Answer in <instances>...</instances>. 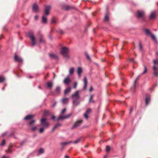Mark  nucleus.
<instances>
[{
    "instance_id": "obj_61",
    "label": "nucleus",
    "mask_w": 158,
    "mask_h": 158,
    "mask_svg": "<svg viewBox=\"0 0 158 158\" xmlns=\"http://www.w3.org/2000/svg\"><path fill=\"white\" fill-rule=\"evenodd\" d=\"M6 85H5V86L2 89V90H4L5 89V87L6 86Z\"/></svg>"
},
{
    "instance_id": "obj_18",
    "label": "nucleus",
    "mask_w": 158,
    "mask_h": 158,
    "mask_svg": "<svg viewBox=\"0 0 158 158\" xmlns=\"http://www.w3.org/2000/svg\"><path fill=\"white\" fill-rule=\"evenodd\" d=\"M156 18V15L155 12H152L150 14L149 18L151 19H154Z\"/></svg>"
},
{
    "instance_id": "obj_40",
    "label": "nucleus",
    "mask_w": 158,
    "mask_h": 158,
    "mask_svg": "<svg viewBox=\"0 0 158 158\" xmlns=\"http://www.w3.org/2000/svg\"><path fill=\"white\" fill-rule=\"evenodd\" d=\"M51 23H52L54 24V23H56V21L53 18L51 19Z\"/></svg>"
},
{
    "instance_id": "obj_42",
    "label": "nucleus",
    "mask_w": 158,
    "mask_h": 158,
    "mask_svg": "<svg viewBox=\"0 0 158 158\" xmlns=\"http://www.w3.org/2000/svg\"><path fill=\"white\" fill-rule=\"evenodd\" d=\"M110 149V147L109 146H107L106 147V150L107 152H109Z\"/></svg>"
},
{
    "instance_id": "obj_38",
    "label": "nucleus",
    "mask_w": 158,
    "mask_h": 158,
    "mask_svg": "<svg viewBox=\"0 0 158 158\" xmlns=\"http://www.w3.org/2000/svg\"><path fill=\"white\" fill-rule=\"evenodd\" d=\"M143 66H144V71L142 73V74H143L145 73L147 71V67L145 65H144Z\"/></svg>"
},
{
    "instance_id": "obj_2",
    "label": "nucleus",
    "mask_w": 158,
    "mask_h": 158,
    "mask_svg": "<svg viewBox=\"0 0 158 158\" xmlns=\"http://www.w3.org/2000/svg\"><path fill=\"white\" fill-rule=\"evenodd\" d=\"M40 124L37 126H42L44 128H47L49 125L47 121L46 118H43L40 120Z\"/></svg>"
},
{
    "instance_id": "obj_55",
    "label": "nucleus",
    "mask_w": 158,
    "mask_h": 158,
    "mask_svg": "<svg viewBox=\"0 0 158 158\" xmlns=\"http://www.w3.org/2000/svg\"><path fill=\"white\" fill-rule=\"evenodd\" d=\"M8 152H9L10 153H11L12 152V150L10 149H8Z\"/></svg>"
},
{
    "instance_id": "obj_19",
    "label": "nucleus",
    "mask_w": 158,
    "mask_h": 158,
    "mask_svg": "<svg viewBox=\"0 0 158 158\" xmlns=\"http://www.w3.org/2000/svg\"><path fill=\"white\" fill-rule=\"evenodd\" d=\"M150 101V97L149 95L148 96L145 98V103L146 105H148Z\"/></svg>"
},
{
    "instance_id": "obj_29",
    "label": "nucleus",
    "mask_w": 158,
    "mask_h": 158,
    "mask_svg": "<svg viewBox=\"0 0 158 158\" xmlns=\"http://www.w3.org/2000/svg\"><path fill=\"white\" fill-rule=\"evenodd\" d=\"M74 71V68L73 67L71 68L70 69L69 71V73L70 75H72Z\"/></svg>"
},
{
    "instance_id": "obj_46",
    "label": "nucleus",
    "mask_w": 158,
    "mask_h": 158,
    "mask_svg": "<svg viewBox=\"0 0 158 158\" xmlns=\"http://www.w3.org/2000/svg\"><path fill=\"white\" fill-rule=\"evenodd\" d=\"M77 86V83L76 82H74L73 84V87L74 88H76Z\"/></svg>"
},
{
    "instance_id": "obj_20",
    "label": "nucleus",
    "mask_w": 158,
    "mask_h": 158,
    "mask_svg": "<svg viewBox=\"0 0 158 158\" xmlns=\"http://www.w3.org/2000/svg\"><path fill=\"white\" fill-rule=\"evenodd\" d=\"M153 62H154V65L153 67V70L154 71H156V70H157V69H158L157 68V67H156V63H157V61L156 60H154Z\"/></svg>"
},
{
    "instance_id": "obj_10",
    "label": "nucleus",
    "mask_w": 158,
    "mask_h": 158,
    "mask_svg": "<svg viewBox=\"0 0 158 158\" xmlns=\"http://www.w3.org/2000/svg\"><path fill=\"white\" fill-rule=\"evenodd\" d=\"M53 85V83L52 81H50L46 83V87L48 89H51L52 88Z\"/></svg>"
},
{
    "instance_id": "obj_64",
    "label": "nucleus",
    "mask_w": 158,
    "mask_h": 158,
    "mask_svg": "<svg viewBox=\"0 0 158 158\" xmlns=\"http://www.w3.org/2000/svg\"><path fill=\"white\" fill-rule=\"evenodd\" d=\"M14 134V133L12 132V133H11V135H10V136H11V135H13Z\"/></svg>"
},
{
    "instance_id": "obj_48",
    "label": "nucleus",
    "mask_w": 158,
    "mask_h": 158,
    "mask_svg": "<svg viewBox=\"0 0 158 158\" xmlns=\"http://www.w3.org/2000/svg\"><path fill=\"white\" fill-rule=\"evenodd\" d=\"M66 109L65 108H64L62 110L61 112V114H63L66 111Z\"/></svg>"
},
{
    "instance_id": "obj_56",
    "label": "nucleus",
    "mask_w": 158,
    "mask_h": 158,
    "mask_svg": "<svg viewBox=\"0 0 158 158\" xmlns=\"http://www.w3.org/2000/svg\"><path fill=\"white\" fill-rule=\"evenodd\" d=\"M93 88L92 87H91L89 89V91L90 92H91L93 90Z\"/></svg>"
},
{
    "instance_id": "obj_33",
    "label": "nucleus",
    "mask_w": 158,
    "mask_h": 158,
    "mask_svg": "<svg viewBox=\"0 0 158 158\" xmlns=\"http://www.w3.org/2000/svg\"><path fill=\"white\" fill-rule=\"evenodd\" d=\"M109 20V17L107 15H106L104 20L105 21H107Z\"/></svg>"
},
{
    "instance_id": "obj_32",
    "label": "nucleus",
    "mask_w": 158,
    "mask_h": 158,
    "mask_svg": "<svg viewBox=\"0 0 158 158\" xmlns=\"http://www.w3.org/2000/svg\"><path fill=\"white\" fill-rule=\"evenodd\" d=\"M139 77V75L136 78V79L135 80V81L134 82V88H136V82L137 81V80L138 79Z\"/></svg>"
},
{
    "instance_id": "obj_35",
    "label": "nucleus",
    "mask_w": 158,
    "mask_h": 158,
    "mask_svg": "<svg viewBox=\"0 0 158 158\" xmlns=\"http://www.w3.org/2000/svg\"><path fill=\"white\" fill-rule=\"evenodd\" d=\"M5 80V78L2 77H0V83L2 82Z\"/></svg>"
},
{
    "instance_id": "obj_4",
    "label": "nucleus",
    "mask_w": 158,
    "mask_h": 158,
    "mask_svg": "<svg viewBox=\"0 0 158 158\" xmlns=\"http://www.w3.org/2000/svg\"><path fill=\"white\" fill-rule=\"evenodd\" d=\"M69 52V49L66 47H63L61 48L60 53L64 57H68V53Z\"/></svg>"
},
{
    "instance_id": "obj_58",
    "label": "nucleus",
    "mask_w": 158,
    "mask_h": 158,
    "mask_svg": "<svg viewBox=\"0 0 158 158\" xmlns=\"http://www.w3.org/2000/svg\"><path fill=\"white\" fill-rule=\"evenodd\" d=\"M132 108H131L130 109V114H131V112H132Z\"/></svg>"
},
{
    "instance_id": "obj_22",
    "label": "nucleus",
    "mask_w": 158,
    "mask_h": 158,
    "mask_svg": "<svg viewBox=\"0 0 158 158\" xmlns=\"http://www.w3.org/2000/svg\"><path fill=\"white\" fill-rule=\"evenodd\" d=\"M33 117V116L32 115H27L24 118V119L27 120L31 119Z\"/></svg>"
},
{
    "instance_id": "obj_25",
    "label": "nucleus",
    "mask_w": 158,
    "mask_h": 158,
    "mask_svg": "<svg viewBox=\"0 0 158 158\" xmlns=\"http://www.w3.org/2000/svg\"><path fill=\"white\" fill-rule=\"evenodd\" d=\"M81 137L78 138L75 141L73 142V143L74 144H77L80 142L81 141Z\"/></svg>"
},
{
    "instance_id": "obj_39",
    "label": "nucleus",
    "mask_w": 158,
    "mask_h": 158,
    "mask_svg": "<svg viewBox=\"0 0 158 158\" xmlns=\"http://www.w3.org/2000/svg\"><path fill=\"white\" fill-rule=\"evenodd\" d=\"M44 152V149L42 148H40L39 150V152L40 154L43 153Z\"/></svg>"
},
{
    "instance_id": "obj_51",
    "label": "nucleus",
    "mask_w": 158,
    "mask_h": 158,
    "mask_svg": "<svg viewBox=\"0 0 158 158\" xmlns=\"http://www.w3.org/2000/svg\"><path fill=\"white\" fill-rule=\"evenodd\" d=\"M55 118V116L54 115H53L52 116L51 118L52 119L54 120V119Z\"/></svg>"
},
{
    "instance_id": "obj_63",
    "label": "nucleus",
    "mask_w": 158,
    "mask_h": 158,
    "mask_svg": "<svg viewBox=\"0 0 158 158\" xmlns=\"http://www.w3.org/2000/svg\"><path fill=\"white\" fill-rule=\"evenodd\" d=\"M29 77L31 78H32L33 77L31 76H30Z\"/></svg>"
},
{
    "instance_id": "obj_15",
    "label": "nucleus",
    "mask_w": 158,
    "mask_h": 158,
    "mask_svg": "<svg viewBox=\"0 0 158 158\" xmlns=\"http://www.w3.org/2000/svg\"><path fill=\"white\" fill-rule=\"evenodd\" d=\"M70 82V80L68 76L64 80V83L66 85H68Z\"/></svg>"
},
{
    "instance_id": "obj_54",
    "label": "nucleus",
    "mask_w": 158,
    "mask_h": 158,
    "mask_svg": "<svg viewBox=\"0 0 158 158\" xmlns=\"http://www.w3.org/2000/svg\"><path fill=\"white\" fill-rule=\"evenodd\" d=\"M38 18V15H36L35 17V20H37Z\"/></svg>"
},
{
    "instance_id": "obj_9",
    "label": "nucleus",
    "mask_w": 158,
    "mask_h": 158,
    "mask_svg": "<svg viewBox=\"0 0 158 158\" xmlns=\"http://www.w3.org/2000/svg\"><path fill=\"white\" fill-rule=\"evenodd\" d=\"M32 11L34 12H37L39 11V7L36 3H35L32 6Z\"/></svg>"
},
{
    "instance_id": "obj_14",
    "label": "nucleus",
    "mask_w": 158,
    "mask_h": 158,
    "mask_svg": "<svg viewBox=\"0 0 158 158\" xmlns=\"http://www.w3.org/2000/svg\"><path fill=\"white\" fill-rule=\"evenodd\" d=\"M50 57L52 59H55L58 60V57L56 55L53 53H50L49 54Z\"/></svg>"
},
{
    "instance_id": "obj_13",
    "label": "nucleus",
    "mask_w": 158,
    "mask_h": 158,
    "mask_svg": "<svg viewBox=\"0 0 158 158\" xmlns=\"http://www.w3.org/2000/svg\"><path fill=\"white\" fill-rule=\"evenodd\" d=\"M91 111V110L89 108L87 110L86 112L84 114V116L86 119H87L88 118V114H89Z\"/></svg>"
},
{
    "instance_id": "obj_44",
    "label": "nucleus",
    "mask_w": 158,
    "mask_h": 158,
    "mask_svg": "<svg viewBox=\"0 0 158 158\" xmlns=\"http://www.w3.org/2000/svg\"><path fill=\"white\" fill-rule=\"evenodd\" d=\"M5 144V139H3L2 141V143L1 144V145L2 146H4Z\"/></svg>"
},
{
    "instance_id": "obj_49",
    "label": "nucleus",
    "mask_w": 158,
    "mask_h": 158,
    "mask_svg": "<svg viewBox=\"0 0 158 158\" xmlns=\"http://www.w3.org/2000/svg\"><path fill=\"white\" fill-rule=\"evenodd\" d=\"M93 97V95H91L90 98H89V102H90L91 101V100H92Z\"/></svg>"
},
{
    "instance_id": "obj_27",
    "label": "nucleus",
    "mask_w": 158,
    "mask_h": 158,
    "mask_svg": "<svg viewBox=\"0 0 158 158\" xmlns=\"http://www.w3.org/2000/svg\"><path fill=\"white\" fill-rule=\"evenodd\" d=\"M42 22L44 23H45L47 21V18L45 16H43L42 18Z\"/></svg>"
},
{
    "instance_id": "obj_28",
    "label": "nucleus",
    "mask_w": 158,
    "mask_h": 158,
    "mask_svg": "<svg viewBox=\"0 0 158 158\" xmlns=\"http://www.w3.org/2000/svg\"><path fill=\"white\" fill-rule=\"evenodd\" d=\"M61 124L60 123H58L56 124L55 125L54 127L52 129V131H53L55 130V129L57 127L60 126Z\"/></svg>"
},
{
    "instance_id": "obj_17",
    "label": "nucleus",
    "mask_w": 158,
    "mask_h": 158,
    "mask_svg": "<svg viewBox=\"0 0 158 158\" xmlns=\"http://www.w3.org/2000/svg\"><path fill=\"white\" fill-rule=\"evenodd\" d=\"M60 86H57L55 90V93L56 94H59L60 93Z\"/></svg>"
},
{
    "instance_id": "obj_26",
    "label": "nucleus",
    "mask_w": 158,
    "mask_h": 158,
    "mask_svg": "<svg viewBox=\"0 0 158 158\" xmlns=\"http://www.w3.org/2000/svg\"><path fill=\"white\" fill-rule=\"evenodd\" d=\"M71 88L70 87H68L67 88L64 90V94H66L69 93L71 90Z\"/></svg>"
},
{
    "instance_id": "obj_24",
    "label": "nucleus",
    "mask_w": 158,
    "mask_h": 158,
    "mask_svg": "<svg viewBox=\"0 0 158 158\" xmlns=\"http://www.w3.org/2000/svg\"><path fill=\"white\" fill-rule=\"evenodd\" d=\"M82 68L80 67H78L77 69V72L79 76H80V74L82 72Z\"/></svg>"
},
{
    "instance_id": "obj_60",
    "label": "nucleus",
    "mask_w": 158,
    "mask_h": 158,
    "mask_svg": "<svg viewBox=\"0 0 158 158\" xmlns=\"http://www.w3.org/2000/svg\"><path fill=\"white\" fill-rule=\"evenodd\" d=\"M2 158H8L7 157L5 156H3L2 157Z\"/></svg>"
},
{
    "instance_id": "obj_7",
    "label": "nucleus",
    "mask_w": 158,
    "mask_h": 158,
    "mask_svg": "<svg viewBox=\"0 0 158 158\" xmlns=\"http://www.w3.org/2000/svg\"><path fill=\"white\" fill-rule=\"evenodd\" d=\"M82 120H77L74 124L72 127L71 129H73L75 128H77L79 126L82 122Z\"/></svg>"
},
{
    "instance_id": "obj_30",
    "label": "nucleus",
    "mask_w": 158,
    "mask_h": 158,
    "mask_svg": "<svg viewBox=\"0 0 158 158\" xmlns=\"http://www.w3.org/2000/svg\"><path fill=\"white\" fill-rule=\"evenodd\" d=\"M85 55L87 59H88L89 60H90L91 59L90 57H89V55L87 52H85Z\"/></svg>"
},
{
    "instance_id": "obj_6",
    "label": "nucleus",
    "mask_w": 158,
    "mask_h": 158,
    "mask_svg": "<svg viewBox=\"0 0 158 158\" xmlns=\"http://www.w3.org/2000/svg\"><path fill=\"white\" fill-rule=\"evenodd\" d=\"M72 114L70 113L64 116H59L56 119V120L58 121L60 119H63L69 118L72 115Z\"/></svg>"
},
{
    "instance_id": "obj_41",
    "label": "nucleus",
    "mask_w": 158,
    "mask_h": 158,
    "mask_svg": "<svg viewBox=\"0 0 158 158\" xmlns=\"http://www.w3.org/2000/svg\"><path fill=\"white\" fill-rule=\"evenodd\" d=\"M139 50L140 51H141L142 49V46L141 42H139Z\"/></svg>"
},
{
    "instance_id": "obj_43",
    "label": "nucleus",
    "mask_w": 158,
    "mask_h": 158,
    "mask_svg": "<svg viewBox=\"0 0 158 158\" xmlns=\"http://www.w3.org/2000/svg\"><path fill=\"white\" fill-rule=\"evenodd\" d=\"M153 74L156 76L158 77V71H155L153 73Z\"/></svg>"
},
{
    "instance_id": "obj_1",
    "label": "nucleus",
    "mask_w": 158,
    "mask_h": 158,
    "mask_svg": "<svg viewBox=\"0 0 158 158\" xmlns=\"http://www.w3.org/2000/svg\"><path fill=\"white\" fill-rule=\"evenodd\" d=\"M79 92V91L77 90L71 95V98L74 99V100L73 101V105L74 106H76L80 103L79 102H77V103H76V102L77 100L80 98V96L78 94Z\"/></svg>"
},
{
    "instance_id": "obj_57",
    "label": "nucleus",
    "mask_w": 158,
    "mask_h": 158,
    "mask_svg": "<svg viewBox=\"0 0 158 158\" xmlns=\"http://www.w3.org/2000/svg\"><path fill=\"white\" fill-rule=\"evenodd\" d=\"M24 143H25V141L22 142H21L20 143V145L21 146H22Z\"/></svg>"
},
{
    "instance_id": "obj_52",
    "label": "nucleus",
    "mask_w": 158,
    "mask_h": 158,
    "mask_svg": "<svg viewBox=\"0 0 158 158\" xmlns=\"http://www.w3.org/2000/svg\"><path fill=\"white\" fill-rule=\"evenodd\" d=\"M7 133L6 132H5L4 133H3L2 135V137L4 136L5 135H6V134Z\"/></svg>"
},
{
    "instance_id": "obj_45",
    "label": "nucleus",
    "mask_w": 158,
    "mask_h": 158,
    "mask_svg": "<svg viewBox=\"0 0 158 158\" xmlns=\"http://www.w3.org/2000/svg\"><path fill=\"white\" fill-rule=\"evenodd\" d=\"M36 129V127L35 126L32 127L31 128V130L33 131H34Z\"/></svg>"
},
{
    "instance_id": "obj_21",
    "label": "nucleus",
    "mask_w": 158,
    "mask_h": 158,
    "mask_svg": "<svg viewBox=\"0 0 158 158\" xmlns=\"http://www.w3.org/2000/svg\"><path fill=\"white\" fill-rule=\"evenodd\" d=\"M144 31L145 34L148 35H150L152 34L150 31L148 29H145L144 30Z\"/></svg>"
},
{
    "instance_id": "obj_62",
    "label": "nucleus",
    "mask_w": 158,
    "mask_h": 158,
    "mask_svg": "<svg viewBox=\"0 0 158 158\" xmlns=\"http://www.w3.org/2000/svg\"><path fill=\"white\" fill-rule=\"evenodd\" d=\"M56 102H55L54 104H53V105H52V107H54L55 106V105H56Z\"/></svg>"
},
{
    "instance_id": "obj_50",
    "label": "nucleus",
    "mask_w": 158,
    "mask_h": 158,
    "mask_svg": "<svg viewBox=\"0 0 158 158\" xmlns=\"http://www.w3.org/2000/svg\"><path fill=\"white\" fill-rule=\"evenodd\" d=\"M69 9H70V7L69 6H66L65 9L66 10H69Z\"/></svg>"
},
{
    "instance_id": "obj_16",
    "label": "nucleus",
    "mask_w": 158,
    "mask_h": 158,
    "mask_svg": "<svg viewBox=\"0 0 158 158\" xmlns=\"http://www.w3.org/2000/svg\"><path fill=\"white\" fill-rule=\"evenodd\" d=\"M73 141H69L67 142H62L60 143V144L61 145L63 146L61 148L62 150L64 147L66 145L71 143H72Z\"/></svg>"
},
{
    "instance_id": "obj_34",
    "label": "nucleus",
    "mask_w": 158,
    "mask_h": 158,
    "mask_svg": "<svg viewBox=\"0 0 158 158\" xmlns=\"http://www.w3.org/2000/svg\"><path fill=\"white\" fill-rule=\"evenodd\" d=\"M44 128L43 127H42L40 128L39 130V132L40 133H42L44 131V128Z\"/></svg>"
},
{
    "instance_id": "obj_5",
    "label": "nucleus",
    "mask_w": 158,
    "mask_h": 158,
    "mask_svg": "<svg viewBox=\"0 0 158 158\" xmlns=\"http://www.w3.org/2000/svg\"><path fill=\"white\" fill-rule=\"evenodd\" d=\"M137 17L138 18H142V20L143 22L145 21V19L144 17H143L144 14V12L143 11H138L137 13Z\"/></svg>"
},
{
    "instance_id": "obj_12",
    "label": "nucleus",
    "mask_w": 158,
    "mask_h": 158,
    "mask_svg": "<svg viewBox=\"0 0 158 158\" xmlns=\"http://www.w3.org/2000/svg\"><path fill=\"white\" fill-rule=\"evenodd\" d=\"M51 8V6H46L45 10V13L46 15H48L49 13V10Z\"/></svg>"
},
{
    "instance_id": "obj_31",
    "label": "nucleus",
    "mask_w": 158,
    "mask_h": 158,
    "mask_svg": "<svg viewBox=\"0 0 158 158\" xmlns=\"http://www.w3.org/2000/svg\"><path fill=\"white\" fill-rule=\"evenodd\" d=\"M150 36H151V37L152 38V39L154 41H156V37L155 36V35H154L151 34Z\"/></svg>"
},
{
    "instance_id": "obj_11",
    "label": "nucleus",
    "mask_w": 158,
    "mask_h": 158,
    "mask_svg": "<svg viewBox=\"0 0 158 158\" xmlns=\"http://www.w3.org/2000/svg\"><path fill=\"white\" fill-rule=\"evenodd\" d=\"M84 85L83 88L84 90H85L86 89L87 85V78L85 77H84Z\"/></svg>"
},
{
    "instance_id": "obj_3",
    "label": "nucleus",
    "mask_w": 158,
    "mask_h": 158,
    "mask_svg": "<svg viewBox=\"0 0 158 158\" xmlns=\"http://www.w3.org/2000/svg\"><path fill=\"white\" fill-rule=\"evenodd\" d=\"M28 35L31 41L32 46H34L36 44V42L33 33L31 32H29L28 33Z\"/></svg>"
},
{
    "instance_id": "obj_47",
    "label": "nucleus",
    "mask_w": 158,
    "mask_h": 158,
    "mask_svg": "<svg viewBox=\"0 0 158 158\" xmlns=\"http://www.w3.org/2000/svg\"><path fill=\"white\" fill-rule=\"evenodd\" d=\"M129 60L130 61L132 62H133V63H134L135 62V61L134 60V59L133 58H130L129 59Z\"/></svg>"
},
{
    "instance_id": "obj_59",
    "label": "nucleus",
    "mask_w": 158,
    "mask_h": 158,
    "mask_svg": "<svg viewBox=\"0 0 158 158\" xmlns=\"http://www.w3.org/2000/svg\"><path fill=\"white\" fill-rule=\"evenodd\" d=\"M64 158H69V157L68 155H66L64 156Z\"/></svg>"
},
{
    "instance_id": "obj_23",
    "label": "nucleus",
    "mask_w": 158,
    "mask_h": 158,
    "mask_svg": "<svg viewBox=\"0 0 158 158\" xmlns=\"http://www.w3.org/2000/svg\"><path fill=\"white\" fill-rule=\"evenodd\" d=\"M68 98H64L62 99V102L63 104H65L68 103Z\"/></svg>"
},
{
    "instance_id": "obj_36",
    "label": "nucleus",
    "mask_w": 158,
    "mask_h": 158,
    "mask_svg": "<svg viewBox=\"0 0 158 158\" xmlns=\"http://www.w3.org/2000/svg\"><path fill=\"white\" fill-rule=\"evenodd\" d=\"M49 114V112L48 111L45 110L44 111V115H47Z\"/></svg>"
},
{
    "instance_id": "obj_8",
    "label": "nucleus",
    "mask_w": 158,
    "mask_h": 158,
    "mask_svg": "<svg viewBox=\"0 0 158 158\" xmlns=\"http://www.w3.org/2000/svg\"><path fill=\"white\" fill-rule=\"evenodd\" d=\"M14 60L15 61L19 63H22L23 61V60L20 57L18 56L15 54L14 56Z\"/></svg>"
},
{
    "instance_id": "obj_37",
    "label": "nucleus",
    "mask_w": 158,
    "mask_h": 158,
    "mask_svg": "<svg viewBox=\"0 0 158 158\" xmlns=\"http://www.w3.org/2000/svg\"><path fill=\"white\" fill-rule=\"evenodd\" d=\"M35 122V120H31L29 123V125H31L32 124H33Z\"/></svg>"
},
{
    "instance_id": "obj_53",
    "label": "nucleus",
    "mask_w": 158,
    "mask_h": 158,
    "mask_svg": "<svg viewBox=\"0 0 158 158\" xmlns=\"http://www.w3.org/2000/svg\"><path fill=\"white\" fill-rule=\"evenodd\" d=\"M43 40L42 38H40L39 40V42L40 43H42L43 42Z\"/></svg>"
}]
</instances>
